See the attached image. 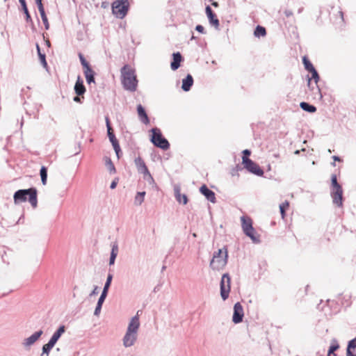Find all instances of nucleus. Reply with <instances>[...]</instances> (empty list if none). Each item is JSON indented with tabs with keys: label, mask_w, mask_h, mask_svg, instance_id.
<instances>
[{
	"label": "nucleus",
	"mask_w": 356,
	"mask_h": 356,
	"mask_svg": "<svg viewBox=\"0 0 356 356\" xmlns=\"http://www.w3.org/2000/svg\"><path fill=\"white\" fill-rule=\"evenodd\" d=\"M36 48H37V51H38V57H39V59H40V63L41 65L44 67V68H47V60H46V56L44 54H42L40 51V46L38 44H36Z\"/></svg>",
	"instance_id": "obj_27"
},
{
	"label": "nucleus",
	"mask_w": 356,
	"mask_h": 356,
	"mask_svg": "<svg viewBox=\"0 0 356 356\" xmlns=\"http://www.w3.org/2000/svg\"><path fill=\"white\" fill-rule=\"evenodd\" d=\"M84 74L86 76V81L88 84H90L91 83H95V72L92 70V68L90 69L89 71L84 70Z\"/></svg>",
	"instance_id": "obj_28"
},
{
	"label": "nucleus",
	"mask_w": 356,
	"mask_h": 356,
	"mask_svg": "<svg viewBox=\"0 0 356 356\" xmlns=\"http://www.w3.org/2000/svg\"><path fill=\"white\" fill-rule=\"evenodd\" d=\"M302 9H303L302 8H299L298 13H300L302 12Z\"/></svg>",
	"instance_id": "obj_60"
},
{
	"label": "nucleus",
	"mask_w": 356,
	"mask_h": 356,
	"mask_svg": "<svg viewBox=\"0 0 356 356\" xmlns=\"http://www.w3.org/2000/svg\"><path fill=\"white\" fill-rule=\"evenodd\" d=\"M205 12L209 19V23L211 25H213L216 29H218L220 25L219 20L216 15L213 13V10L209 6H206Z\"/></svg>",
	"instance_id": "obj_11"
},
{
	"label": "nucleus",
	"mask_w": 356,
	"mask_h": 356,
	"mask_svg": "<svg viewBox=\"0 0 356 356\" xmlns=\"http://www.w3.org/2000/svg\"><path fill=\"white\" fill-rule=\"evenodd\" d=\"M14 202L17 204L28 200L33 209L38 206V191L31 187L28 189H19L13 195Z\"/></svg>",
	"instance_id": "obj_2"
},
{
	"label": "nucleus",
	"mask_w": 356,
	"mask_h": 356,
	"mask_svg": "<svg viewBox=\"0 0 356 356\" xmlns=\"http://www.w3.org/2000/svg\"><path fill=\"white\" fill-rule=\"evenodd\" d=\"M118 179H115L111 184L110 188L111 189H114L116 188V186L118 184Z\"/></svg>",
	"instance_id": "obj_48"
},
{
	"label": "nucleus",
	"mask_w": 356,
	"mask_h": 356,
	"mask_svg": "<svg viewBox=\"0 0 356 356\" xmlns=\"http://www.w3.org/2000/svg\"><path fill=\"white\" fill-rule=\"evenodd\" d=\"M183 58L179 52L172 54V61L171 62L170 67L172 70H177L180 67V63Z\"/></svg>",
	"instance_id": "obj_18"
},
{
	"label": "nucleus",
	"mask_w": 356,
	"mask_h": 356,
	"mask_svg": "<svg viewBox=\"0 0 356 356\" xmlns=\"http://www.w3.org/2000/svg\"><path fill=\"white\" fill-rule=\"evenodd\" d=\"M42 334L43 332L42 330L34 332L32 335L24 340L22 343L23 346L26 348L32 346L36 341L39 339Z\"/></svg>",
	"instance_id": "obj_13"
},
{
	"label": "nucleus",
	"mask_w": 356,
	"mask_h": 356,
	"mask_svg": "<svg viewBox=\"0 0 356 356\" xmlns=\"http://www.w3.org/2000/svg\"><path fill=\"white\" fill-rule=\"evenodd\" d=\"M284 14L285 15L289 17H291L293 15V12L291 10H286L284 11Z\"/></svg>",
	"instance_id": "obj_53"
},
{
	"label": "nucleus",
	"mask_w": 356,
	"mask_h": 356,
	"mask_svg": "<svg viewBox=\"0 0 356 356\" xmlns=\"http://www.w3.org/2000/svg\"><path fill=\"white\" fill-rule=\"evenodd\" d=\"M73 100L75 102H77V103H81V97L80 96H78L76 95V96H75L74 98H73Z\"/></svg>",
	"instance_id": "obj_52"
},
{
	"label": "nucleus",
	"mask_w": 356,
	"mask_h": 356,
	"mask_svg": "<svg viewBox=\"0 0 356 356\" xmlns=\"http://www.w3.org/2000/svg\"><path fill=\"white\" fill-rule=\"evenodd\" d=\"M331 196L333 204L340 207L343 205V189L337 181V175L333 174L331 177Z\"/></svg>",
	"instance_id": "obj_3"
},
{
	"label": "nucleus",
	"mask_w": 356,
	"mask_h": 356,
	"mask_svg": "<svg viewBox=\"0 0 356 356\" xmlns=\"http://www.w3.org/2000/svg\"><path fill=\"white\" fill-rule=\"evenodd\" d=\"M339 348V344H333L331 345L329 348L328 352H327V356H330L332 354H333L334 356L336 354H334V352L337 350Z\"/></svg>",
	"instance_id": "obj_40"
},
{
	"label": "nucleus",
	"mask_w": 356,
	"mask_h": 356,
	"mask_svg": "<svg viewBox=\"0 0 356 356\" xmlns=\"http://www.w3.org/2000/svg\"><path fill=\"white\" fill-rule=\"evenodd\" d=\"M137 112L139 117L140 120L145 124H148L149 123V119L148 115L145 110V108L141 105L138 104L137 106Z\"/></svg>",
	"instance_id": "obj_17"
},
{
	"label": "nucleus",
	"mask_w": 356,
	"mask_h": 356,
	"mask_svg": "<svg viewBox=\"0 0 356 356\" xmlns=\"http://www.w3.org/2000/svg\"><path fill=\"white\" fill-rule=\"evenodd\" d=\"M113 280V275L111 273L108 274L106 281L104 284V286L103 288V291L101 293L100 297L99 298V300H101V301H105V299L108 295V289L111 286V284Z\"/></svg>",
	"instance_id": "obj_16"
},
{
	"label": "nucleus",
	"mask_w": 356,
	"mask_h": 356,
	"mask_svg": "<svg viewBox=\"0 0 356 356\" xmlns=\"http://www.w3.org/2000/svg\"><path fill=\"white\" fill-rule=\"evenodd\" d=\"M289 206V203L286 200L280 205V211L282 218H284L285 215H286V210L287 209Z\"/></svg>",
	"instance_id": "obj_36"
},
{
	"label": "nucleus",
	"mask_w": 356,
	"mask_h": 356,
	"mask_svg": "<svg viewBox=\"0 0 356 356\" xmlns=\"http://www.w3.org/2000/svg\"><path fill=\"white\" fill-rule=\"evenodd\" d=\"M54 344L49 341L47 343L42 346V353L40 356H44V355H46V356H49L51 350L54 348Z\"/></svg>",
	"instance_id": "obj_29"
},
{
	"label": "nucleus",
	"mask_w": 356,
	"mask_h": 356,
	"mask_svg": "<svg viewBox=\"0 0 356 356\" xmlns=\"http://www.w3.org/2000/svg\"><path fill=\"white\" fill-rule=\"evenodd\" d=\"M112 13L118 18L123 19L129 8V2L128 0H116L112 3Z\"/></svg>",
	"instance_id": "obj_6"
},
{
	"label": "nucleus",
	"mask_w": 356,
	"mask_h": 356,
	"mask_svg": "<svg viewBox=\"0 0 356 356\" xmlns=\"http://www.w3.org/2000/svg\"><path fill=\"white\" fill-rule=\"evenodd\" d=\"M79 59H80V62H81L83 67L84 68V70L89 71L90 69L91 68L90 65L88 63V62L85 59L83 55L81 53H79Z\"/></svg>",
	"instance_id": "obj_34"
},
{
	"label": "nucleus",
	"mask_w": 356,
	"mask_h": 356,
	"mask_svg": "<svg viewBox=\"0 0 356 356\" xmlns=\"http://www.w3.org/2000/svg\"><path fill=\"white\" fill-rule=\"evenodd\" d=\"M104 302V301H101V300H98L97 305H96V307H95V312H94V315L95 316H99V315Z\"/></svg>",
	"instance_id": "obj_39"
},
{
	"label": "nucleus",
	"mask_w": 356,
	"mask_h": 356,
	"mask_svg": "<svg viewBox=\"0 0 356 356\" xmlns=\"http://www.w3.org/2000/svg\"><path fill=\"white\" fill-rule=\"evenodd\" d=\"M241 227L244 234L250 237L251 240L254 243L259 242V239L255 235V229L252 226V219L249 217L241 216Z\"/></svg>",
	"instance_id": "obj_7"
},
{
	"label": "nucleus",
	"mask_w": 356,
	"mask_h": 356,
	"mask_svg": "<svg viewBox=\"0 0 356 356\" xmlns=\"http://www.w3.org/2000/svg\"><path fill=\"white\" fill-rule=\"evenodd\" d=\"M121 82L124 90L129 92H135L138 86V79L135 70L129 65H125L121 68Z\"/></svg>",
	"instance_id": "obj_1"
},
{
	"label": "nucleus",
	"mask_w": 356,
	"mask_h": 356,
	"mask_svg": "<svg viewBox=\"0 0 356 356\" xmlns=\"http://www.w3.org/2000/svg\"><path fill=\"white\" fill-rule=\"evenodd\" d=\"M145 194V191L138 192L135 196L134 204L136 205H140L144 202Z\"/></svg>",
	"instance_id": "obj_31"
},
{
	"label": "nucleus",
	"mask_w": 356,
	"mask_h": 356,
	"mask_svg": "<svg viewBox=\"0 0 356 356\" xmlns=\"http://www.w3.org/2000/svg\"><path fill=\"white\" fill-rule=\"evenodd\" d=\"M19 2L20 3L22 10L25 15V18H26V22L27 23H29V22L33 23L32 18L31 17V15L29 13L28 8H27L26 0H19Z\"/></svg>",
	"instance_id": "obj_24"
},
{
	"label": "nucleus",
	"mask_w": 356,
	"mask_h": 356,
	"mask_svg": "<svg viewBox=\"0 0 356 356\" xmlns=\"http://www.w3.org/2000/svg\"><path fill=\"white\" fill-rule=\"evenodd\" d=\"M107 135H108V137L115 135L112 128L111 129H107Z\"/></svg>",
	"instance_id": "obj_54"
},
{
	"label": "nucleus",
	"mask_w": 356,
	"mask_h": 356,
	"mask_svg": "<svg viewBox=\"0 0 356 356\" xmlns=\"http://www.w3.org/2000/svg\"><path fill=\"white\" fill-rule=\"evenodd\" d=\"M138 313V312H137V314L136 316L131 318L128 325V327L127 330V332L137 334L140 327V321Z\"/></svg>",
	"instance_id": "obj_15"
},
{
	"label": "nucleus",
	"mask_w": 356,
	"mask_h": 356,
	"mask_svg": "<svg viewBox=\"0 0 356 356\" xmlns=\"http://www.w3.org/2000/svg\"><path fill=\"white\" fill-rule=\"evenodd\" d=\"M136 339L137 334L127 331L122 339L123 345L126 348L131 347L135 343Z\"/></svg>",
	"instance_id": "obj_14"
},
{
	"label": "nucleus",
	"mask_w": 356,
	"mask_h": 356,
	"mask_svg": "<svg viewBox=\"0 0 356 356\" xmlns=\"http://www.w3.org/2000/svg\"><path fill=\"white\" fill-rule=\"evenodd\" d=\"M152 136L150 141L153 145L157 147H159L163 150H167L170 147V143L168 140L164 138L161 134V130L159 128H152L151 129Z\"/></svg>",
	"instance_id": "obj_5"
},
{
	"label": "nucleus",
	"mask_w": 356,
	"mask_h": 356,
	"mask_svg": "<svg viewBox=\"0 0 356 356\" xmlns=\"http://www.w3.org/2000/svg\"><path fill=\"white\" fill-rule=\"evenodd\" d=\"M74 92L78 96H83L86 92V87L83 84V81L81 79L80 76H78V79L74 85Z\"/></svg>",
	"instance_id": "obj_19"
},
{
	"label": "nucleus",
	"mask_w": 356,
	"mask_h": 356,
	"mask_svg": "<svg viewBox=\"0 0 356 356\" xmlns=\"http://www.w3.org/2000/svg\"><path fill=\"white\" fill-rule=\"evenodd\" d=\"M65 332V325H60L58 330L53 334L51 339H49V341L51 342L53 344H56L58 340L60 339L61 335Z\"/></svg>",
	"instance_id": "obj_22"
},
{
	"label": "nucleus",
	"mask_w": 356,
	"mask_h": 356,
	"mask_svg": "<svg viewBox=\"0 0 356 356\" xmlns=\"http://www.w3.org/2000/svg\"><path fill=\"white\" fill-rule=\"evenodd\" d=\"M115 154H116V156L118 157V159H120V156L122 154V152H115Z\"/></svg>",
	"instance_id": "obj_56"
},
{
	"label": "nucleus",
	"mask_w": 356,
	"mask_h": 356,
	"mask_svg": "<svg viewBox=\"0 0 356 356\" xmlns=\"http://www.w3.org/2000/svg\"><path fill=\"white\" fill-rule=\"evenodd\" d=\"M348 348L355 349L356 348V337L348 341Z\"/></svg>",
	"instance_id": "obj_43"
},
{
	"label": "nucleus",
	"mask_w": 356,
	"mask_h": 356,
	"mask_svg": "<svg viewBox=\"0 0 356 356\" xmlns=\"http://www.w3.org/2000/svg\"><path fill=\"white\" fill-rule=\"evenodd\" d=\"M105 121H106V124L107 129H111L112 127H111V125L109 118L108 116H106L105 118Z\"/></svg>",
	"instance_id": "obj_49"
},
{
	"label": "nucleus",
	"mask_w": 356,
	"mask_h": 356,
	"mask_svg": "<svg viewBox=\"0 0 356 356\" xmlns=\"http://www.w3.org/2000/svg\"><path fill=\"white\" fill-rule=\"evenodd\" d=\"M243 156H242V163L243 162H245V160H250V159H249L248 157L250 156V155L251 154V151L249 150V149H244L243 152Z\"/></svg>",
	"instance_id": "obj_42"
},
{
	"label": "nucleus",
	"mask_w": 356,
	"mask_h": 356,
	"mask_svg": "<svg viewBox=\"0 0 356 356\" xmlns=\"http://www.w3.org/2000/svg\"><path fill=\"white\" fill-rule=\"evenodd\" d=\"M212 5L214 6V7H218V3L217 2H213L212 3Z\"/></svg>",
	"instance_id": "obj_58"
},
{
	"label": "nucleus",
	"mask_w": 356,
	"mask_h": 356,
	"mask_svg": "<svg viewBox=\"0 0 356 356\" xmlns=\"http://www.w3.org/2000/svg\"><path fill=\"white\" fill-rule=\"evenodd\" d=\"M193 84V78L190 74H188L186 78L182 80L181 89L185 92H188L191 90Z\"/></svg>",
	"instance_id": "obj_21"
},
{
	"label": "nucleus",
	"mask_w": 356,
	"mask_h": 356,
	"mask_svg": "<svg viewBox=\"0 0 356 356\" xmlns=\"http://www.w3.org/2000/svg\"><path fill=\"white\" fill-rule=\"evenodd\" d=\"M40 16L44 25L45 29L48 30L49 29V24L46 13L40 14Z\"/></svg>",
	"instance_id": "obj_41"
},
{
	"label": "nucleus",
	"mask_w": 356,
	"mask_h": 356,
	"mask_svg": "<svg viewBox=\"0 0 356 356\" xmlns=\"http://www.w3.org/2000/svg\"><path fill=\"white\" fill-rule=\"evenodd\" d=\"M302 63L304 64L305 68L308 72L311 71L312 70L314 69L313 64L310 62V60L306 57L304 56L302 58Z\"/></svg>",
	"instance_id": "obj_35"
},
{
	"label": "nucleus",
	"mask_w": 356,
	"mask_h": 356,
	"mask_svg": "<svg viewBox=\"0 0 356 356\" xmlns=\"http://www.w3.org/2000/svg\"><path fill=\"white\" fill-rule=\"evenodd\" d=\"M242 163L243 164L244 168L250 172L257 176H262L264 175V170L252 160H245V162H243Z\"/></svg>",
	"instance_id": "obj_9"
},
{
	"label": "nucleus",
	"mask_w": 356,
	"mask_h": 356,
	"mask_svg": "<svg viewBox=\"0 0 356 356\" xmlns=\"http://www.w3.org/2000/svg\"><path fill=\"white\" fill-rule=\"evenodd\" d=\"M174 191L177 201L179 203L182 202L184 204H186L188 202V197L185 194L181 195L180 193V188L179 186H175Z\"/></svg>",
	"instance_id": "obj_23"
},
{
	"label": "nucleus",
	"mask_w": 356,
	"mask_h": 356,
	"mask_svg": "<svg viewBox=\"0 0 356 356\" xmlns=\"http://www.w3.org/2000/svg\"><path fill=\"white\" fill-rule=\"evenodd\" d=\"M143 178L149 184H154V179L152 175L150 174L149 170H147V172H143Z\"/></svg>",
	"instance_id": "obj_38"
},
{
	"label": "nucleus",
	"mask_w": 356,
	"mask_h": 356,
	"mask_svg": "<svg viewBox=\"0 0 356 356\" xmlns=\"http://www.w3.org/2000/svg\"><path fill=\"white\" fill-rule=\"evenodd\" d=\"M332 159H334V161H341V159L338 156H333Z\"/></svg>",
	"instance_id": "obj_55"
},
{
	"label": "nucleus",
	"mask_w": 356,
	"mask_h": 356,
	"mask_svg": "<svg viewBox=\"0 0 356 356\" xmlns=\"http://www.w3.org/2000/svg\"><path fill=\"white\" fill-rule=\"evenodd\" d=\"M165 266H163L162 270H165Z\"/></svg>",
	"instance_id": "obj_64"
},
{
	"label": "nucleus",
	"mask_w": 356,
	"mask_h": 356,
	"mask_svg": "<svg viewBox=\"0 0 356 356\" xmlns=\"http://www.w3.org/2000/svg\"><path fill=\"white\" fill-rule=\"evenodd\" d=\"M105 164L111 174L115 173L116 170L111 159L107 158Z\"/></svg>",
	"instance_id": "obj_37"
},
{
	"label": "nucleus",
	"mask_w": 356,
	"mask_h": 356,
	"mask_svg": "<svg viewBox=\"0 0 356 356\" xmlns=\"http://www.w3.org/2000/svg\"><path fill=\"white\" fill-rule=\"evenodd\" d=\"M42 1V0H35V3Z\"/></svg>",
	"instance_id": "obj_62"
},
{
	"label": "nucleus",
	"mask_w": 356,
	"mask_h": 356,
	"mask_svg": "<svg viewBox=\"0 0 356 356\" xmlns=\"http://www.w3.org/2000/svg\"><path fill=\"white\" fill-rule=\"evenodd\" d=\"M193 237H197V234H196L195 233H193Z\"/></svg>",
	"instance_id": "obj_61"
},
{
	"label": "nucleus",
	"mask_w": 356,
	"mask_h": 356,
	"mask_svg": "<svg viewBox=\"0 0 356 356\" xmlns=\"http://www.w3.org/2000/svg\"><path fill=\"white\" fill-rule=\"evenodd\" d=\"M231 278L228 273H225L220 281V296L223 300L228 298L230 291Z\"/></svg>",
	"instance_id": "obj_8"
},
{
	"label": "nucleus",
	"mask_w": 356,
	"mask_h": 356,
	"mask_svg": "<svg viewBox=\"0 0 356 356\" xmlns=\"http://www.w3.org/2000/svg\"><path fill=\"white\" fill-rule=\"evenodd\" d=\"M111 144L113 145V147L115 152H120L121 149H120V146L118 141H117L115 143H113Z\"/></svg>",
	"instance_id": "obj_45"
},
{
	"label": "nucleus",
	"mask_w": 356,
	"mask_h": 356,
	"mask_svg": "<svg viewBox=\"0 0 356 356\" xmlns=\"http://www.w3.org/2000/svg\"><path fill=\"white\" fill-rule=\"evenodd\" d=\"M225 249V253L222 254V250L219 249L217 252H214L213 258L210 262V267L213 270H219L222 269L227 263V250Z\"/></svg>",
	"instance_id": "obj_4"
},
{
	"label": "nucleus",
	"mask_w": 356,
	"mask_h": 356,
	"mask_svg": "<svg viewBox=\"0 0 356 356\" xmlns=\"http://www.w3.org/2000/svg\"><path fill=\"white\" fill-rule=\"evenodd\" d=\"M195 30L200 33H202V34L205 33L204 28L203 27V26H202L200 24H198L195 26Z\"/></svg>",
	"instance_id": "obj_46"
},
{
	"label": "nucleus",
	"mask_w": 356,
	"mask_h": 356,
	"mask_svg": "<svg viewBox=\"0 0 356 356\" xmlns=\"http://www.w3.org/2000/svg\"><path fill=\"white\" fill-rule=\"evenodd\" d=\"M97 294H98V286H95L93 290L89 294V296L92 297V296H95Z\"/></svg>",
	"instance_id": "obj_47"
},
{
	"label": "nucleus",
	"mask_w": 356,
	"mask_h": 356,
	"mask_svg": "<svg viewBox=\"0 0 356 356\" xmlns=\"http://www.w3.org/2000/svg\"><path fill=\"white\" fill-rule=\"evenodd\" d=\"M236 170H242V168L238 165H236Z\"/></svg>",
	"instance_id": "obj_59"
},
{
	"label": "nucleus",
	"mask_w": 356,
	"mask_h": 356,
	"mask_svg": "<svg viewBox=\"0 0 356 356\" xmlns=\"http://www.w3.org/2000/svg\"><path fill=\"white\" fill-rule=\"evenodd\" d=\"M295 153H296V154H298V153H299V151H298V150H297V151H296V152H295Z\"/></svg>",
	"instance_id": "obj_63"
},
{
	"label": "nucleus",
	"mask_w": 356,
	"mask_h": 356,
	"mask_svg": "<svg viewBox=\"0 0 356 356\" xmlns=\"http://www.w3.org/2000/svg\"><path fill=\"white\" fill-rule=\"evenodd\" d=\"M36 4L38 8L40 14L45 13L44 6L42 4V1L37 2Z\"/></svg>",
	"instance_id": "obj_44"
},
{
	"label": "nucleus",
	"mask_w": 356,
	"mask_h": 356,
	"mask_svg": "<svg viewBox=\"0 0 356 356\" xmlns=\"http://www.w3.org/2000/svg\"><path fill=\"white\" fill-rule=\"evenodd\" d=\"M300 107L305 111L309 112L310 113H314L316 111V108L315 106L310 104L307 102H302L300 104Z\"/></svg>",
	"instance_id": "obj_26"
},
{
	"label": "nucleus",
	"mask_w": 356,
	"mask_h": 356,
	"mask_svg": "<svg viewBox=\"0 0 356 356\" xmlns=\"http://www.w3.org/2000/svg\"><path fill=\"white\" fill-rule=\"evenodd\" d=\"M351 349L352 348H349L347 347V349H346V356H356L355 354H354L352 351H351Z\"/></svg>",
	"instance_id": "obj_50"
},
{
	"label": "nucleus",
	"mask_w": 356,
	"mask_h": 356,
	"mask_svg": "<svg viewBox=\"0 0 356 356\" xmlns=\"http://www.w3.org/2000/svg\"><path fill=\"white\" fill-rule=\"evenodd\" d=\"M339 14L340 15L341 19H342V20H343V12H342V11H339Z\"/></svg>",
	"instance_id": "obj_57"
},
{
	"label": "nucleus",
	"mask_w": 356,
	"mask_h": 356,
	"mask_svg": "<svg viewBox=\"0 0 356 356\" xmlns=\"http://www.w3.org/2000/svg\"><path fill=\"white\" fill-rule=\"evenodd\" d=\"M244 316L243 309L241 304L238 302L234 306V314L232 316V321L237 324L243 321Z\"/></svg>",
	"instance_id": "obj_10"
},
{
	"label": "nucleus",
	"mask_w": 356,
	"mask_h": 356,
	"mask_svg": "<svg viewBox=\"0 0 356 356\" xmlns=\"http://www.w3.org/2000/svg\"><path fill=\"white\" fill-rule=\"evenodd\" d=\"M309 72H310L312 74V77L311 78H309V77L308 78L307 85L309 87L310 85H311V80L314 79L315 83L317 84L318 81L320 79V76L318 75V73L317 70L315 68Z\"/></svg>",
	"instance_id": "obj_30"
},
{
	"label": "nucleus",
	"mask_w": 356,
	"mask_h": 356,
	"mask_svg": "<svg viewBox=\"0 0 356 356\" xmlns=\"http://www.w3.org/2000/svg\"><path fill=\"white\" fill-rule=\"evenodd\" d=\"M200 192L212 203H216V198L215 193L209 189L206 185H202L200 188Z\"/></svg>",
	"instance_id": "obj_12"
},
{
	"label": "nucleus",
	"mask_w": 356,
	"mask_h": 356,
	"mask_svg": "<svg viewBox=\"0 0 356 356\" xmlns=\"http://www.w3.org/2000/svg\"><path fill=\"white\" fill-rule=\"evenodd\" d=\"M134 163L139 173L143 174V172H147L148 168L140 156L136 157L134 160Z\"/></svg>",
	"instance_id": "obj_20"
},
{
	"label": "nucleus",
	"mask_w": 356,
	"mask_h": 356,
	"mask_svg": "<svg viewBox=\"0 0 356 356\" xmlns=\"http://www.w3.org/2000/svg\"><path fill=\"white\" fill-rule=\"evenodd\" d=\"M118 253V245L116 243H114L112 245V249L111 252L110 259H109V265H113L115 264V259L117 257Z\"/></svg>",
	"instance_id": "obj_25"
},
{
	"label": "nucleus",
	"mask_w": 356,
	"mask_h": 356,
	"mask_svg": "<svg viewBox=\"0 0 356 356\" xmlns=\"http://www.w3.org/2000/svg\"><path fill=\"white\" fill-rule=\"evenodd\" d=\"M254 34L256 37H264L266 35V30L264 26H261L260 25L257 26L255 28Z\"/></svg>",
	"instance_id": "obj_33"
},
{
	"label": "nucleus",
	"mask_w": 356,
	"mask_h": 356,
	"mask_svg": "<svg viewBox=\"0 0 356 356\" xmlns=\"http://www.w3.org/2000/svg\"><path fill=\"white\" fill-rule=\"evenodd\" d=\"M108 138L111 143L118 141L115 135L109 136Z\"/></svg>",
	"instance_id": "obj_51"
},
{
	"label": "nucleus",
	"mask_w": 356,
	"mask_h": 356,
	"mask_svg": "<svg viewBox=\"0 0 356 356\" xmlns=\"http://www.w3.org/2000/svg\"><path fill=\"white\" fill-rule=\"evenodd\" d=\"M41 181L43 185L47 184V168L45 166H42L40 170Z\"/></svg>",
	"instance_id": "obj_32"
}]
</instances>
